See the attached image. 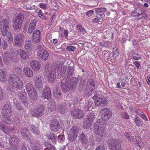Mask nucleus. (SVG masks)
Masks as SVG:
<instances>
[{
	"mask_svg": "<svg viewBox=\"0 0 150 150\" xmlns=\"http://www.w3.org/2000/svg\"><path fill=\"white\" fill-rule=\"evenodd\" d=\"M108 142L111 150H122L121 144L115 139H110Z\"/></svg>",
	"mask_w": 150,
	"mask_h": 150,
	"instance_id": "nucleus-6",
	"label": "nucleus"
},
{
	"mask_svg": "<svg viewBox=\"0 0 150 150\" xmlns=\"http://www.w3.org/2000/svg\"><path fill=\"white\" fill-rule=\"evenodd\" d=\"M50 126L51 130L54 132H57L60 128L59 123L56 120H54L53 122L52 121Z\"/></svg>",
	"mask_w": 150,
	"mask_h": 150,
	"instance_id": "nucleus-19",
	"label": "nucleus"
},
{
	"mask_svg": "<svg viewBox=\"0 0 150 150\" xmlns=\"http://www.w3.org/2000/svg\"><path fill=\"white\" fill-rule=\"evenodd\" d=\"M107 122L105 119H98L95 123L94 131L96 134L102 136L105 131Z\"/></svg>",
	"mask_w": 150,
	"mask_h": 150,
	"instance_id": "nucleus-2",
	"label": "nucleus"
},
{
	"mask_svg": "<svg viewBox=\"0 0 150 150\" xmlns=\"http://www.w3.org/2000/svg\"><path fill=\"white\" fill-rule=\"evenodd\" d=\"M21 133L25 139L30 140L31 137L29 131L26 128H23L21 129Z\"/></svg>",
	"mask_w": 150,
	"mask_h": 150,
	"instance_id": "nucleus-20",
	"label": "nucleus"
},
{
	"mask_svg": "<svg viewBox=\"0 0 150 150\" xmlns=\"http://www.w3.org/2000/svg\"><path fill=\"white\" fill-rule=\"evenodd\" d=\"M37 54L40 59L44 61L47 60L48 59L49 56L48 52L46 50H44L41 47L38 50Z\"/></svg>",
	"mask_w": 150,
	"mask_h": 150,
	"instance_id": "nucleus-8",
	"label": "nucleus"
},
{
	"mask_svg": "<svg viewBox=\"0 0 150 150\" xmlns=\"http://www.w3.org/2000/svg\"><path fill=\"white\" fill-rule=\"evenodd\" d=\"M23 18V15L22 13H19L15 18V21L21 22L22 23Z\"/></svg>",
	"mask_w": 150,
	"mask_h": 150,
	"instance_id": "nucleus-35",
	"label": "nucleus"
},
{
	"mask_svg": "<svg viewBox=\"0 0 150 150\" xmlns=\"http://www.w3.org/2000/svg\"><path fill=\"white\" fill-rule=\"evenodd\" d=\"M7 35L8 38V41L9 42H13V37L11 33L9 32Z\"/></svg>",
	"mask_w": 150,
	"mask_h": 150,
	"instance_id": "nucleus-50",
	"label": "nucleus"
},
{
	"mask_svg": "<svg viewBox=\"0 0 150 150\" xmlns=\"http://www.w3.org/2000/svg\"><path fill=\"white\" fill-rule=\"evenodd\" d=\"M42 96L44 99L50 100L51 98V91L50 88L47 86L45 87L42 94Z\"/></svg>",
	"mask_w": 150,
	"mask_h": 150,
	"instance_id": "nucleus-17",
	"label": "nucleus"
},
{
	"mask_svg": "<svg viewBox=\"0 0 150 150\" xmlns=\"http://www.w3.org/2000/svg\"><path fill=\"white\" fill-rule=\"evenodd\" d=\"M95 150H105V147L103 145L100 144L96 148Z\"/></svg>",
	"mask_w": 150,
	"mask_h": 150,
	"instance_id": "nucleus-55",
	"label": "nucleus"
},
{
	"mask_svg": "<svg viewBox=\"0 0 150 150\" xmlns=\"http://www.w3.org/2000/svg\"><path fill=\"white\" fill-rule=\"evenodd\" d=\"M94 11L92 10H91L87 12L86 14L88 16L90 17L94 14Z\"/></svg>",
	"mask_w": 150,
	"mask_h": 150,
	"instance_id": "nucleus-59",
	"label": "nucleus"
},
{
	"mask_svg": "<svg viewBox=\"0 0 150 150\" xmlns=\"http://www.w3.org/2000/svg\"><path fill=\"white\" fill-rule=\"evenodd\" d=\"M92 100V98H90L87 102L86 103L84 107L85 110L88 111L91 110L93 107V101Z\"/></svg>",
	"mask_w": 150,
	"mask_h": 150,
	"instance_id": "nucleus-22",
	"label": "nucleus"
},
{
	"mask_svg": "<svg viewBox=\"0 0 150 150\" xmlns=\"http://www.w3.org/2000/svg\"><path fill=\"white\" fill-rule=\"evenodd\" d=\"M22 24L21 22L15 21L14 24L13 25L14 30L16 31L19 29L21 27Z\"/></svg>",
	"mask_w": 150,
	"mask_h": 150,
	"instance_id": "nucleus-33",
	"label": "nucleus"
},
{
	"mask_svg": "<svg viewBox=\"0 0 150 150\" xmlns=\"http://www.w3.org/2000/svg\"><path fill=\"white\" fill-rule=\"evenodd\" d=\"M106 10L105 8H96L95 10V11L96 14V17L98 18L103 19L105 16L104 13Z\"/></svg>",
	"mask_w": 150,
	"mask_h": 150,
	"instance_id": "nucleus-15",
	"label": "nucleus"
},
{
	"mask_svg": "<svg viewBox=\"0 0 150 150\" xmlns=\"http://www.w3.org/2000/svg\"><path fill=\"white\" fill-rule=\"evenodd\" d=\"M74 70V68L73 67L71 66L68 67L67 69V72L68 75H69V76L68 75L67 76V78L72 74Z\"/></svg>",
	"mask_w": 150,
	"mask_h": 150,
	"instance_id": "nucleus-40",
	"label": "nucleus"
},
{
	"mask_svg": "<svg viewBox=\"0 0 150 150\" xmlns=\"http://www.w3.org/2000/svg\"><path fill=\"white\" fill-rule=\"evenodd\" d=\"M31 147L33 150H39L40 149V146L38 144H35Z\"/></svg>",
	"mask_w": 150,
	"mask_h": 150,
	"instance_id": "nucleus-54",
	"label": "nucleus"
},
{
	"mask_svg": "<svg viewBox=\"0 0 150 150\" xmlns=\"http://www.w3.org/2000/svg\"><path fill=\"white\" fill-rule=\"evenodd\" d=\"M77 79L75 77L71 79L65 77L61 81V88L63 92L66 93L72 90L77 85Z\"/></svg>",
	"mask_w": 150,
	"mask_h": 150,
	"instance_id": "nucleus-1",
	"label": "nucleus"
},
{
	"mask_svg": "<svg viewBox=\"0 0 150 150\" xmlns=\"http://www.w3.org/2000/svg\"><path fill=\"white\" fill-rule=\"evenodd\" d=\"M149 96L146 95L144 97H142V99L144 100L145 102H147L148 100H149Z\"/></svg>",
	"mask_w": 150,
	"mask_h": 150,
	"instance_id": "nucleus-61",
	"label": "nucleus"
},
{
	"mask_svg": "<svg viewBox=\"0 0 150 150\" xmlns=\"http://www.w3.org/2000/svg\"><path fill=\"white\" fill-rule=\"evenodd\" d=\"M15 44L21 47L23 41V36L21 34H19L15 36L14 38Z\"/></svg>",
	"mask_w": 150,
	"mask_h": 150,
	"instance_id": "nucleus-16",
	"label": "nucleus"
},
{
	"mask_svg": "<svg viewBox=\"0 0 150 150\" xmlns=\"http://www.w3.org/2000/svg\"><path fill=\"white\" fill-rule=\"evenodd\" d=\"M3 22V27L9 28L8 25L9 24V20L8 19H5L2 20Z\"/></svg>",
	"mask_w": 150,
	"mask_h": 150,
	"instance_id": "nucleus-48",
	"label": "nucleus"
},
{
	"mask_svg": "<svg viewBox=\"0 0 150 150\" xmlns=\"http://www.w3.org/2000/svg\"><path fill=\"white\" fill-rule=\"evenodd\" d=\"M22 69L21 68V66L19 65L17 67H14L13 70L12 71L13 74L12 75H14L16 76V75H18L20 74L22 72Z\"/></svg>",
	"mask_w": 150,
	"mask_h": 150,
	"instance_id": "nucleus-25",
	"label": "nucleus"
},
{
	"mask_svg": "<svg viewBox=\"0 0 150 150\" xmlns=\"http://www.w3.org/2000/svg\"><path fill=\"white\" fill-rule=\"evenodd\" d=\"M94 89H91L90 88H88L87 87L86 89V90L85 95L86 96L88 97L90 96L93 93V91Z\"/></svg>",
	"mask_w": 150,
	"mask_h": 150,
	"instance_id": "nucleus-39",
	"label": "nucleus"
},
{
	"mask_svg": "<svg viewBox=\"0 0 150 150\" xmlns=\"http://www.w3.org/2000/svg\"><path fill=\"white\" fill-rule=\"evenodd\" d=\"M10 87L13 89L19 90L22 88L23 86L22 80L18 76L14 75H11L8 79Z\"/></svg>",
	"mask_w": 150,
	"mask_h": 150,
	"instance_id": "nucleus-3",
	"label": "nucleus"
},
{
	"mask_svg": "<svg viewBox=\"0 0 150 150\" xmlns=\"http://www.w3.org/2000/svg\"><path fill=\"white\" fill-rule=\"evenodd\" d=\"M77 28L78 30H80L81 32H85V30L83 27H82L80 25H78L77 26Z\"/></svg>",
	"mask_w": 150,
	"mask_h": 150,
	"instance_id": "nucleus-57",
	"label": "nucleus"
},
{
	"mask_svg": "<svg viewBox=\"0 0 150 150\" xmlns=\"http://www.w3.org/2000/svg\"><path fill=\"white\" fill-rule=\"evenodd\" d=\"M2 46L3 49L4 50H6L8 47V44L4 40L3 41Z\"/></svg>",
	"mask_w": 150,
	"mask_h": 150,
	"instance_id": "nucleus-56",
	"label": "nucleus"
},
{
	"mask_svg": "<svg viewBox=\"0 0 150 150\" xmlns=\"http://www.w3.org/2000/svg\"><path fill=\"white\" fill-rule=\"evenodd\" d=\"M66 49L69 52H73L76 50V48L74 46H68L67 47Z\"/></svg>",
	"mask_w": 150,
	"mask_h": 150,
	"instance_id": "nucleus-51",
	"label": "nucleus"
},
{
	"mask_svg": "<svg viewBox=\"0 0 150 150\" xmlns=\"http://www.w3.org/2000/svg\"><path fill=\"white\" fill-rule=\"evenodd\" d=\"M134 121L136 125L138 127L142 126L143 124L141 120L137 117H136Z\"/></svg>",
	"mask_w": 150,
	"mask_h": 150,
	"instance_id": "nucleus-41",
	"label": "nucleus"
},
{
	"mask_svg": "<svg viewBox=\"0 0 150 150\" xmlns=\"http://www.w3.org/2000/svg\"><path fill=\"white\" fill-rule=\"evenodd\" d=\"M39 11L38 14L39 16L42 19L46 20V18L43 13L41 9H39Z\"/></svg>",
	"mask_w": 150,
	"mask_h": 150,
	"instance_id": "nucleus-49",
	"label": "nucleus"
},
{
	"mask_svg": "<svg viewBox=\"0 0 150 150\" xmlns=\"http://www.w3.org/2000/svg\"><path fill=\"white\" fill-rule=\"evenodd\" d=\"M30 64L32 69L35 71H39L41 68V64L38 61L32 60L30 61Z\"/></svg>",
	"mask_w": 150,
	"mask_h": 150,
	"instance_id": "nucleus-11",
	"label": "nucleus"
},
{
	"mask_svg": "<svg viewBox=\"0 0 150 150\" xmlns=\"http://www.w3.org/2000/svg\"><path fill=\"white\" fill-rule=\"evenodd\" d=\"M92 122L86 120V121L83 124V126L84 128L88 129L91 125Z\"/></svg>",
	"mask_w": 150,
	"mask_h": 150,
	"instance_id": "nucleus-45",
	"label": "nucleus"
},
{
	"mask_svg": "<svg viewBox=\"0 0 150 150\" xmlns=\"http://www.w3.org/2000/svg\"><path fill=\"white\" fill-rule=\"evenodd\" d=\"M31 129L32 132L34 134H38L39 133L38 129L35 127L34 125H32L31 126Z\"/></svg>",
	"mask_w": 150,
	"mask_h": 150,
	"instance_id": "nucleus-44",
	"label": "nucleus"
},
{
	"mask_svg": "<svg viewBox=\"0 0 150 150\" xmlns=\"http://www.w3.org/2000/svg\"><path fill=\"white\" fill-rule=\"evenodd\" d=\"M100 20H101V19L96 17V18H93L92 19V22L94 23H99Z\"/></svg>",
	"mask_w": 150,
	"mask_h": 150,
	"instance_id": "nucleus-60",
	"label": "nucleus"
},
{
	"mask_svg": "<svg viewBox=\"0 0 150 150\" xmlns=\"http://www.w3.org/2000/svg\"><path fill=\"white\" fill-rule=\"evenodd\" d=\"M23 70L25 75L27 77L31 78L33 76V72L30 68L24 67Z\"/></svg>",
	"mask_w": 150,
	"mask_h": 150,
	"instance_id": "nucleus-23",
	"label": "nucleus"
},
{
	"mask_svg": "<svg viewBox=\"0 0 150 150\" xmlns=\"http://www.w3.org/2000/svg\"><path fill=\"white\" fill-rule=\"evenodd\" d=\"M12 141H13L14 143L16 142V143L18 141V139L16 138L15 136L11 135V136Z\"/></svg>",
	"mask_w": 150,
	"mask_h": 150,
	"instance_id": "nucleus-62",
	"label": "nucleus"
},
{
	"mask_svg": "<svg viewBox=\"0 0 150 150\" xmlns=\"http://www.w3.org/2000/svg\"><path fill=\"white\" fill-rule=\"evenodd\" d=\"M79 127L76 125L72 126L71 129L67 132L68 138L69 140L73 141L77 138L79 132Z\"/></svg>",
	"mask_w": 150,
	"mask_h": 150,
	"instance_id": "nucleus-4",
	"label": "nucleus"
},
{
	"mask_svg": "<svg viewBox=\"0 0 150 150\" xmlns=\"http://www.w3.org/2000/svg\"><path fill=\"white\" fill-rule=\"evenodd\" d=\"M25 88L30 98L32 100L36 99L38 96L35 89L32 83L30 82L28 83L26 85Z\"/></svg>",
	"mask_w": 150,
	"mask_h": 150,
	"instance_id": "nucleus-5",
	"label": "nucleus"
},
{
	"mask_svg": "<svg viewBox=\"0 0 150 150\" xmlns=\"http://www.w3.org/2000/svg\"><path fill=\"white\" fill-rule=\"evenodd\" d=\"M143 14L142 10L138 8H136L134 11L132 13V16H140Z\"/></svg>",
	"mask_w": 150,
	"mask_h": 150,
	"instance_id": "nucleus-32",
	"label": "nucleus"
},
{
	"mask_svg": "<svg viewBox=\"0 0 150 150\" xmlns=\"http://www.w3.org/2000/svg\"><path fill=\"white\" fill-rule=\"evenodd\" d=\"M38 21L37 20L34 19L32 20L29 24L28 30V33H32L35 29Z\"/></svg>",
	"mask_w": 150,
	"mask_h": 150,
	"instance_id": "nucleus-21",
	"label": "nucleus"
},
{
	"mask_svg": "<svg viewBox=\"0 0 150 150\" xmlns=\"http://www.w3.org/2000/svg\"><path fill=\"white\" fill-rule=\"evenodd\" d=\"M11 116H4L2 117V120L6 123L11 124L13 122L12 119L10 117Z\"/></svg>",
	"mask_w": 150,
	"mask_h": 150,
	"instance_id": "nucleus-29",
	"label": "nucleus"
},
{
	"mask_svg": "<svg viewBox=\"0 0 150 150\" xmlns=\"http://www.w3.org/2000/svg\"><path fill=\"white\" fill-rule=\"evenodd\" d=\"M80 139L84 144L86 143L88 141V139H87L85 134L83 132H82L80 135Z\"/></svg>",
	"mask_w": 150,
	"mask_h": 150,
	"instance_id": "nucleus-37",
	"label": "nucleus"
},
{
	"mask_svg": "<svg viewBox=\"0 0 150 150\" xmlns=\"http://www.w3.org/2000/svg\"><path fill=\"white\" fill-rule=\"evenodd\" d=\"M20 98L24 105L26 106H28V104L27 102L26 96L21 93L20 96Z\"/></svg>",
	"mask_w": 150,
	"mask_h": 150,
	"instance_id": "nucleus-38",
	"label": "nucleus"
},
{
	"mask_svg": "<svg viewBox=\"0 0 150 150\" xmlns=\"http://www.w3.org/2000/svg\"><path fill=\"white\" fill-rule=\"evenodd\" d=\"M19 52L21 59L25 60L28 58V56L25 51L21 49L19 50Z\"/></svg>",
	"mask_w": 150,
	"mask_h": 150,
	"instance_id": "nucleus-31",
	"label": "nucleus"
},
{
	"mask_svg": "<svg viewBox=\"0 0 150 150\" xmlns=\"http://www.w3.org/2000/svg\"><path fill=\"white\" fill-rule=\"evenodd\" d=\"M41 37V32L40 30H36L34 31L32 37V41L36 43L40 42Z\"/></svg>",
	"mask_w": 150,
	"mask_h": 150,
	"instance_id": "nucleus-12",
	"label": "nucleus"
},
{
	"mask_svg": "<svg viewBox=\"0 0 150 150\" xmlns=\"http://www.w3.org/2000/svg\"><path fill=\"white\" fill-rule=\"evenodd\" d=\"M112 112L110 110L107 108L102 109L100 112V114L102 118L105 119L106 121L107 119L110 118L112 115Z\"/></svg>",
	"mask_w": 150,
	"mask_h": 150,
	"instance_id": "nucleus-7",
	"label": "nucleus"
},
{
	"mask_svg": "<svg viewBox=\"0 0 150 150\" xmlns=\"http://www.w3.org/2000/svg\"><path fill=\"white\" fill-rule=\"evenodd\" d=\"M97 93V92L95 93L94 96L92 98V99L94 100H96L94 101V103H95V106L97 107L99 106L101 103L100 102V100H99V98H98V96L96 95Z\"/></svg>",
	"mask_w": 150,
	"mask_h": 150,
	"instance_id": "nucleus-28",
	"label": "nucleus"
},
{
	"mask_svg": "<svg viewBox=\"0 0 150 150\" xmlns=\"http://www.w3.org/2000/svg\"><path fill=\"white\" fill-rule=\"evenodd\" d=\"M95 118V116L93 113H91L89 115L88 117L87 120L91 122H92Z\"/></svg>",
	"mask_w": 150,
	"mask_h": 150,
	"instance_id": "nucleus-43",
	"label": "nucleus"
},
{
	"mask_svg": "<svg viewBox=\"0 0 150 150\" xmlns=\"http://www.w3.org/2000/svg\"><path fill=\"white\" fill-rule=\"evenodd\" d=\"M43 106L41 105H39L37 106V108H35L34 110L32 111L31 114L32 116L35 117H40L43 115Z\"/></svg>",
	"mask_w": 150,
	"mask_h": 150,
	"instance_id": "nucleus-9",
	"label": "nucleus"
},
{
	"mask_svg": "<svg viewBox=\"0 0 150 150\" xmlns=\"http://www.w3.org/2000/svg\"><path fill=\"white\" fill-rule=\"evenodd\" d=\"M7 73L2 69H0V81L5 82L7 80Z\"/></svg>",
	"mask_w": 150,
	"mask_h": 150,
	"instance_id": "nucleus-24",
	"label": "nucleus"
},
{
	"mask_svg": "<svg viewBox=\"0 0 150 150\" xmlns=\"http://www.w3.org/2000/svg\"><path fill=\"white\" fill-rule=\"evenodd\" d=\"M44 150H55V149L54 146L50 145L47 148L45 149Z\"/></svg>",
	"mask_w": 150,
	"mask_h": 150,
	"instance_id": "nucleus-64",
	"label": "nucleus"
},
{
	"mask_svg": "<svg viewBox=\"0 0 150 150\" xmlns=\"http://www.w3.org/2000/svg\"><path fill=\"white\" fill-rule=\"evenodd\" d=\"M2 57L4 63L8 65L9 63L10 58L9 54L7 53H4L2 54Z\"/></svg>",
	"mask_w": 150,
	"mask_h": 150,
	"instance_id": "nucleus-30",
	"label": "nucleus"
},
{
	"mask_svg": "<svg viewBox=\"0 0 150 150\" xmlns=\"http://www.w3.org/2000/svg\"><path fill=\"white\" fill-rule=\"evenodd\" d=\"M7 128H6L4 127V124H1L0 125V129L2 130L5 133H6V131L7 130Z\"/></svg>",
	"mask_w": 150,
	"mask_h": 150,
	"instance_id": "nucleus-58",
	"label": "nucleus"
},
{
	"mask_svg": "<svg viewBox=\"0 0 150 150\" xmlns=\"http://www.w3.org/2000/svg\"><path fill=\"white\" fill-rule=\"evenodd\" d=\"M39 7L43 10H45L47 8V6L44 3L41 2L39 4Z\"/></svg>",
	"mask_w": 150,
	"mask_h": 150,
	"instance_id": "nucleus-53",
	"label": "nucleus"
},
{
	"mask_svg": "<svg viewBox=\"0 0 150 150\" xmlns=\"http://www.w3.org/2000/svg\"><path fill=\"white\" fill-rule=\"evenodd\" d=\"M58 108L59 112L62 114L65 113L67 110L66 106L63 104L59 103Z\"/></svg>",
	"mask_w": 150,
	"mask_h": 150,
	"instance_id": "nucleus-27",
	"label": "nucleus"
},
{
	"mask_svg": "<svg viewBox=\"0 0 150 150\" xmlns=\"http://www.w3.org/2000/svg\"><path fill=\"white\" fill-rule=\"evenodd\" d=\"M14 121L15 124H18L20 122V119L17 117L14 118Z\"/></svg>",
	"mask_w": 150,
	"mask_h": 150,
	"instance_id": "nucleus-63",
	"label": "nucleus"
},
{
	"mask_svg": "<svg viewBox=\"0 0 150 150\" xmlns=\"http://www.w3.org/2000/svg\"><path fill=\"white\" fill-rule=\"evenodd\" d=\"M12 110L11 106L9 104H6L2 109V113L4 116H11L12 114Z\"/></svg>",
	"mask_w": 150,
	"mask_h": 150,
	"instance_id": "nucleus-13",
	"label": "nucleus"
},
{
	"mask_svg": "<svg viewBox=\"0 0 150 150\" xmlns=\"http://www.w3.org/2000/svg\"><path fill=\"white\" fill-rule=\"evenodd\" d=\"M125 136L126 138L128 139L130 141H132L133 139L131 138V135L128 132H126L124 133Z\"/></svg>",
	"mask_w": 150,
	"mask_h": 150,
	"instance_id": "nucleus-52",
	"label": "nucleus"
},
{
	"mask_svg": "<svg viewBox=\"0 0 150 150\" xmlns=\"http://www.w3.org/2000/svg\"><path fill=\"white\" fill-rule=\"evenodd\" d=\"M113 57L116 58L118 56L119 53L118 51V48L116 47H114L113 50Z\"/></svg>",
	"mask_w": 150,
	"mask_h": 150,
	"instance_id": "nucleus-46",
	"label": "nucleus"
},
{
	"mask_svg": "<svg viewBox=\"0 0 150 150\" xmlns=\"http://www.w3.org/2000/svg\"><path fill=\"white\" fill-rule=\"evenodd\" d=\"M34 85L37 88H42L43 87L42 79L40 74L37 75L34 78Z\"/></svg>",
	"mask_w": 150,
	"mask_h": 150,
	"instance_id": "nucleus-14",
	"label": "nucleus"
},
{
	"mask_svg": "<svg viewBox=\"0 0 150 150\" xmlns=\"http://www.w3.org/2000/svg\"><path fill=\"white\" fill-rule=\"evenodd\" d=\"M8 28L6 27H3L2 29L1 30V33L2 35L4 36H6L7 32H8Z\"/></svg>",
	"mask_w": 150,
	"mask_h": 150,
	"instance_id": "nucleus-47",
	"label": "nucleus"
},
{
	"mask_svg": "<svg viewBox=\"0 0 150 150\" xmlns=\"http://www.w3.org/2000/svg\"><path fill=\"white\" fill-rule=\"evenodd\" d=\"M56 70L54 68H51L49 71V75L48 76V80L50 82L53 83L55 79Z\"/></svg>",
	"mask_w": 150,
	"mask_h": 150,
	"instance_id": "nucleus-18",
	"label": "nucleus"
},
{
	"mask_svg": "<svg viewBox=\"0 0 150 150\" xmlns=\"http://www.w3.org/2000/svg\"><path fill=\"white\" fill-rule=\"evenodd\" d=\"M99 99L100 100L101 104L106 105L108 102L107 98L106 97L101 96L99 97Z\"/></svg>",
	"mask_w": 150,
	"mask_h": 150,
	"instance_id": "nucleus-42",
	"label": "nucleus"
},
{
	"mask_svg": "<svg viewBox=\"0 0 150 150\" xmlns=\"http://www.w3.org/2000/svg\"><path fill=\"white\" fill-rule=\"evenodd\" d=\"M72 116L74 118L80 119L84 117V114L81 110L74 108L71 111Z\"/></svg>",
	"mask_w": 150,
	"mask_h": 150,
	"instance_id": "nucleus-10",
	"label": "nucleus"
},
{
	"mask_svg": "<svg viewBox=\"0 0 150 150\" xmlns=\"http://www.w3.org/2000/svg\"><path fill=\"white\" fill-rule=\"evenodd\" d=\"M95 83L93 80L92 79H88L87 82V88L91 89H94L95 88Z\"/></svg>",
	"mask_w": 150,
	"mask_h": 150,
	"instance_id": "nucleus-26",
	"label": "nucleus"
},
{
	"mask_svg": "<svg viewBox=\"0 0 150 150\" xmlns=\"http://www.w3.org/2000/svg\"><path fill=\"white\" fill-rule=\"evenodd\" d=\"M100 46L102 47H109L111 45V44L108 41H102L99 43Z\"/></svg>",
	"mask_w": 150,
	"mask_h": 150,
	"instance_id": "nucleus-36",
	"label": "nucleus"
},
{
	"mask_svg": "<svg viewBox=\"0 0 150 150\" xmlns=\"http://www.w3.org/2000/svg\"><path fill=\"white\" fill-rule=\"evenodd\" d=\"M31 43V41L30 40H28L25 42L24 47L26 50L30 51L31 50L32 48L30 46Z\"/></svg>",
	"mask_w": 150,
	"mask_h": 150,
	"instance_id": "nucleus-34",
	"label": "nucleus"
}]
</instances>
